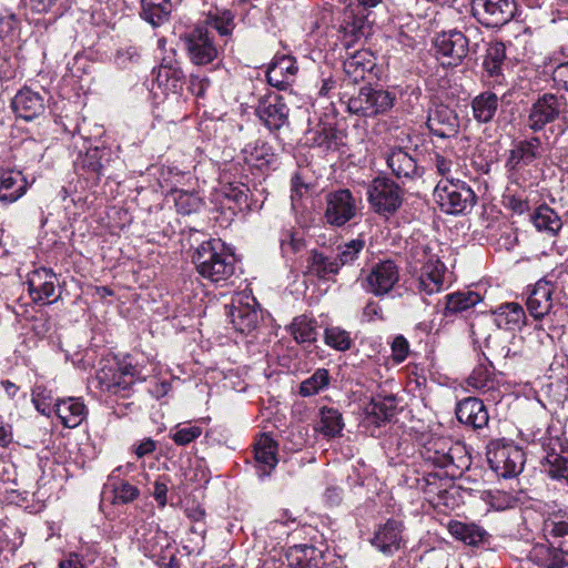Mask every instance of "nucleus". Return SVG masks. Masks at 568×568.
Masks as SVG:
<instances>
[{
	"label": "nucleus",
	"mask_w": 568,
	"mask_h": 568,
	"mask_svg": "<svg viewBox=\"0 0 568 568\" xmlns=\"http://www.w3.org/2000/svg\"><path fill=\"white\" fill-rule=\"evenodd\" d=\"M420 457L428 464L445 469L452 478L462 475L470 466V457L465 446L453 443L446 437H429L419 450Z\"/></svg>",
	"instance_id": "nucleus-1"
},
{
	"label": "nucleus",
	"mask_w": 568,
	"mask_h": 568,
	"mask_svg": "<svg viewBox=\"0 0 568 568\" xmlns=\"http://www.w3.org/2000/svg\"><path fill=\"white\" fill-rule=\"evenodd\" d=\"M144 381L130 357L112 365H104L97 373V382L101 392L112 396L129 397L135 382Z\"/></svg>",
	"instance_id": "nucleus-2"
},
{
	"label": "nucleus",
	"mask_w": 568,
	"mask_h": 568,
	"mask_svg": "<svg viewBox=\"0 0 568 568\" xmlns=\"http://www.w3.org/2000/svg\"><path fill=\"white\" fill-rule=\"evenodd\" d=\"M435 202L440 211L450 215L467 214L476 204V194L460 180L440 181L434 191Z\"/></svg>",
	"instance_id": "nucleus-3"
},
{
	"label": "nucleus",
	"mask_w": 568,
	"mask_h": 568,
	"mask_svg": "<svg viewBox=\"0 0 568 568\" xmlns=\"http://www.w3.org/2000/svg\"><path fill=\"white\" fill-rule=\"evenodd\" d=\"M393 91L375 89L369 85L361 88L357 94L349 98L347 109L361 116H376L388 112L395 103Z\"/></svg>",
	"instance_id": "nucleus-4"
},
{
	"label": "nucleus",
	"mask_w": 568,
	"mask_h": 568,
	"mask_svg": "<svg viewBox=\"0 0 568 568\" xmlns=\"http://www.w3.org/2000/svg\"><path fill=\"white\" fill-rule=\"evenodd\" d=\"M193 262L201 276L215 283L227 280L235 270L232 251H196Z\"/></svg>",
	"instance_id": "nucleus-5"
},
{
	"label": "nucleus",
	"mask_w": 568,
	"mask_h": 568,
	"mask_svg": "<svg viewBox=\"0 0 568 568\" xmlns=\"http://www.w3.org/2000/svg\"><path fill=\"white\" fill-rule=\"evenodd\" d=\"M436 58L443 65H458L470 51V40L459 30L438 33L433 41Z\"/></svg>",
	"instance_id": "nucleus-6"
},
{
	"label": "nucleus",
	"mask_w": 568,
	"mask_h": 568,
	"mask_svg": "<svg viewBox=\"0 0 568 568\" xmlns=\"http://www.w3.org/2000/svg\"><path fill=\"white\" fill-rule=\"evenodd\" d=\"M490 468L504 478H511L521 473L525 453L511 444H493L487 452Z\"/></svg>",
	"instance_id": "nucleus-7"
},
{
	"label": "nucleus",
	"mask_w": 568,
	"mask_h": 568,
	"mask_svg": "<svg viewBox=\"0 0 568 568\" xmlns=\"http://www.w3.org/2000/svg\"><path fill=\"white\" fill-rule=\"evenodd\" d=\"M368 201L373 210L383 215L393 214L403 203V191L387 178L373 180L367 191Z\"/></svg>",
	"instance_id": "nucleus-8"
},
{
	"label": "nucleus",
	"mask_w": 568,
	"mask_h": 568,
	"mask_svg": "<svg viewBox=\"0 0 568 568\" xmlns=\"http://www.w3.org/2000/svg\"><path fill=\"white\" fill-rule=\"evenodd\" d=\"M185 48L192 63L206 65L217 58V47L207 27L196 26L183 36Z\"/></svg>",
	"instance_id": "nucleus-9"
},
{
	"label": "nucleus",
	"mask_w": 568,
	"mask_h": 568,
	"mask_svg": "<svg viewBox=\"0 0 568 568\" xmlns=\"http://www.w3.org/2000/svg\"><path fill=\"white\" fill-rule=\"evenodd\" d=\"M515 0H473V16L484 26L497 28L509 22L516 13Z\"/></svg>",
	"instance_id": "nucleus-10"
},
{
	"label": "nucleus",
	"mask_w": 568,
	"mask_h": 568,
	"mask_svg": "<svg viewBox=\"0 0 568 568\" xmlns=\"http://www.w3.org/2000/svg\"><path fill=\"white\" fill-rule=\"evenodd\" d=\"M564 97L545 93L531 105L527 118V126L534 132L541 131L547 124L555 122L564 110Z\"/></svg>",
	"instance_id": "nucleus-11"
},
{
	"label": "nucleus",
	"mask_w": 568,
	"mask_h": 568,
	"mask_svg": "<svg viewBox=\"0 0 568 568\" xmlns=\"http://www.w3.org/2000/svg\"><path fill=\"white\" fill-rule=\"evenodd\" d=\"M326 209L324 217L334 226H342L356 215V201L347 189H339L325 196Z\"/></svg>",
	"instance_id": "nucleus-12"
},
{
	"label": "nucleus",
	"mask_w": 568,
	"mask_h": 568,
	"mask_svg": "<svg viewBox=\"0 0 568 568\" xmlns=\"http://www.w3.org/2000/svg\"><path fill=\"white\" fill-rule=\"evenodd\" d=\"M423 265L415 282V288L419 293L432 295L440 292L446 282L447 267L435 256H428L427 251H420Z\"/></svg>",
	"instance_id": "nucleus-13"
},
{
	"label": "nucleus",
	"mask_w": 568,
	"mask_h": 568,
	"mask_svg": "<svg viewBox=\"0 0 568 568\" xmlns=\"http://www.w3.org/2000/svg\"><path fill=\"white\" fill-rule=\"evenodd\" d=\"M384 158L392 174L403 183L420 179L424 169L418 165L414 155L405 148L389 146Z\"/></svg>",
	"instance_id": "nucleus-14"
},
{
	"label": "nucleus",
	"mask_w": 568,
	"mask_h": 568,
	"mask_svg": "<svg viewBox=\"0 0 568 568\" xmlns=\"http://www.w3.org/2000/svg\"><path fill=\"white\" fill-rule=\"evenodd\" d=\"M358 251H313L307 272L318 278H327L338 272L342 265L354 261Z\"/></svg>",
	"instance_id": "nucleus-15"
},
{
	"label": "nucleus",
	"mask_w": 568,
	"mask_h": 568,
	"mask_svg": "<svg viewBox=\"0 0 568 568\" xmlns=\"http://www.w3.org/2000/svg\"><path fill=\"white\" fill-rule=\"evenodd\" d=\"M542 449L545 455L540 459L541 471L568 487V457L561 454L559 438H548L542 443Z\"/></svg>",
	"instance_id": "nucleus-16"
},
{
	"label": "nucleus",
	"mask_w": 568,
	"mask_h": 568,
	"mask_svg": "<svg viewBox=\"0 0 568 568\" xmlns=\"http://www.w3.org/2000/svg\"><path fill=\"white\" fill-rule=\"evenodd\" d=\"M290 109L282 95L268 93L258 100L255 113L270 131L280 130L287 123Z\"/></svg>",
	"instance_id": "nucleus-17"
},
{
	"label": "nucleus",
	"mask_w": 568,
	"mask_h": 568,
	"mask_svg": "<svg viewBox=\"0 0 568 568\" xmlns=\"http://www.w3.org/2000/svg\"><path fill=\"white\" fill-rule=\"evenodd\" d=\"M58 278L55 273L45 267H39L28 274V292L31 300L39 304H52L55 296Z\"/></svg>",
	"instance_id": "nucleus-18"
},
{
	"label": "nucleus",
	"mask_w": 568,
	"mask_h": 568,
	"mask_svg": "<svg viewBox=\"0 0 568 568\" xmlns=\"http://www.w3.org/2000/svg\"><path fill=\"white\" fill-rule=\"evenodd\" d=\"M11 108L17 115L24 121H32L44 113V97L29 88H22L11 101Z\"/></svg>",
	"instance_id": "nucleus-19"
},
{
	"label": "nucleus",
	"mask_w": 568,
	"mask_h": 568,
	"mask_svg": "<svg viewBox=\"0 0 568 568\" xmlns=\"http://www.w3.org/2000/svg\"><path fill=\"white\" fill-rule=\"evenodd\" d=\"M490 364L477 365L467 378L468 386L486 396V400L499 403L503 394L499 389L500 382L491 372Z\"/></svg>",
	"instance_id": "nucleus-20"
},
{
	"label": "nucleus",
	"mask_w": 568,
	"mask_h": 568,
	"mask_svg": "<svg viewBox=\"0 0 568 568\" xmlns=\"http://www.w3.org/2000/svg\"><path fill=\"white\" fill-rule=\"evenodd\" d=\"M540 145V139L537 136L514 144L506 161V169L510 178L516 176L523 168L529 165L539 156Z\"/></svg>",
	"instance_id": "nucleus-21"
},
{
	"label": "nucleus",
	"mask_w": 568,
	"mask_h": 568,
	"mask_svg": "<svg viewBox=\"0 0 568 568\" xmlns=\"http://www.w3.org/2000/svg\"><path fill=\"white\" fill-rule=\"evenodd\" d=\"M427 126L434 135L447 139L458 132L459 121L453 109L445 104H436L429 110Z\"/></svg>",
	"instance_id": "nucleus-22"
},
{
	"label": "nucleus",
	"mask_w": 568,
	"mask_h": 568,
	"mask_svg": "<svg viewBox=\"0 0 568 568\" xmlns=\"http://www.w3.org/2000/svg\"><path fill=\"white\" fill-rule=\"evenodd\" d=\"M542 534L546 541L558 547L568 555V513L558 510L549 513L542 521Z\"/></svg>",
	"instance_id": "nucleus-23"
},
{
	"label": "nucleus",
	"mask_w": 568,
	"mask_h": 568,
	"mask_svg": "<svg viewBox=\"0 0 568 568\" xmlns=\"http://www.w3.org/2000/svg\"><path fill=\"white\" fill-rule=\"evenodd\" d=\"M403 541V524L388 519L379 525L371 539L372 545L385 555H392L400 548Z\"/></svg>",
	"instance_id": "nucleus-24"
},
{
	"label": "nucleus",
	"mask_w": 568,
	"mask_h": 568,
	"mask_svg": "<svg viewBox=\"0 0 568 568\" xmlns=\"http://www.w3.org/2000/svg\"><path fill=\"white\" fill-rule=\"evenodd\" d=\"M399 278L398 267L393 261L376 264L367 276L368 290L375 295L387 294Z\"/></svg>",
	"instance_id": "nucleus-25"
},
{
	"label": "nucleus",
	"mask_w": 568,
	"mask_h": 568,
	"mask_svg": "<svg viewBox=\"0 0 568 568\" xmlns=\"http://www.w3.org/2000/svg\"><path fill=\"white\" fill-rule=\"evenodd\" d=\"M456 417L462 424L480 429L488 425L489 416L484 402L476 397H467L456 406Z\"/></svg>",
	"instance_id": "nucleus-26"
},
{
	"label": "nucleus",
	"mask_w": 568,
	"mask_h": 568,
	"mask_svg": "<svg viewBox=\"0 0 568 568\" xmlns=\"http://www.w3.org/2000/svg\"><path fill=\"white\" fill-rule=\"evenodd\" d=\"M290 568H323V551L311 545H294L285 554Z\"/></svg>",
	"instance_id": "nucleus-27"
},
{
	"label": "nucleus",
	"mask_w": 568,
	"mask_h": 568,
	"mask_svg": "<svg viewBox=\"0 0 568 568\" xmlns=\"http://www.w3.org/2000/svg\"><path fill=\"white\" fill-rule=\"evenodd\" d=\"M552 284L549 280H539L527 298V308L531 316L541 318L552 307Z\"/></svg>",
	"instance_id": "nucleus-28"
},
{
	"label": "nucleus",
	"mask_w": 568,
	"mask_h": 568,
	"mask_svg": "<svg viewBox=\"0 0 568 568\" xmlns=\"http://www.w3.org/2000/svg\"><path fill=\"white\" fill-rule=\"evenodd\" d=\"M132 468V464H126L125 466L115 468L109 476L106 485L112 489L114 504H128L139 497L140 490L138 487L126 480L120 479L121 474H128Z\"/></svg>",
	"instance_id": "nucleus-29"
},
{
	"label": "nucleus",
	"mask_w": 568,
	"mask_h": 568,
	"mask_svg": "<svg viewBox=\"0 0 568 568\" xmlns=\"http://www.w3.org/2000/svg\"><path fill=\"white\" fill-rule=\"evenodd\" d=\"M296 72V61L292 57H280L267 69V82L274 88L285 89L293 81Z\"/></svg>",
	"instance_id": "nucleus-30"
},
{
	"label": "nucleus",
	"mask_w": 568,
	"mask_h": 568,
	"mask_svg": "<svg viewBox=\"0 0 568 568\" xmlns=\"http://www.w3.org/2000/svg\"><path fill=\"white\" fill-rule=\"evenodd\" d=\"M568 555L551 542L536 544L530 552V560L541 568H564L568 566Z\"/></svg>",
	"instance_id": "nucleus-31"
},
{
	"label": "nucleus",
	"mask_w": 568,
	"mask_h": 568,
	"mask_svg": "<svg viewBox=\"0 0 568 568\" xmlns=\"http://www.w3.org/2000/svg\"><path fill=\"white\" fill-rule=\"evenodd\" d=\"M87 413V407L80 398L69 397L57 399L54 403V414L61 419L63 426L69 428L79 426Z\"/></svg>",
	"instance_id": "nucleus-32"
},
{
	"label": "nucleus",
	"mask_w": 568,
	"mask_h": 568,
	"mask_svg": "<svg viewBox=\"0 0 568 568\" xmlns=\"http://www.w3.org/2000/svg\"><path fill=\"white\" fill-rule=\"evenodd\" d=\"M277 445L268 435H262L254 447V458L260 477L268 476L277 465Z\"/></svg>",
	"instance_id": "nucleus-33"
},
{
	"label": "nucleus",
	"mask_w": 568,
	"mask_h": 568,
	"mask_svg": "<svg viewBox=\"0 0 568 568\" xmlns=\"http://www.w3.org/2000/svg\"><path fill=\"white\" fill-rule=\"evenodd\" d=\"M27 190V180L22 172L7 170L0 174V201L13 203L19 200Z\"/></svg>",
	"instance_id": "nucleus-34"
},
{
	"label": "nucleus",
	"mask_w": 568,
	"mask_h": 568,
	"mask_svg": "<svg viewBox=\"0 0 568 568\" xmlns=\"http://www.w3.org/2000/svg\"><path fill=\"white\" fill-rule=\"evenodd\" d=\"M496 325L506 331H519L526 323V313L517 303L500 305L495 312Z\"/></svg>",
	"instance_id": "nucleus-35"
},
{
	"label": "nucleus",
	"mask_w": 568,
	"mask_h": 568,
	"mask_svg": "<svg viewBox=\"0 0 568 568\" xmlns=\"http://www.w3.org/2000/svg\"><path fill=\"white\" fill-rule=\"evenodd\" d=\"M230 318L235 331L246 334L257 326L260 322V314L248 303L243 304L239 301L237 305L233 303L230 312Z\"/></svg>",
	"instance_id": "nucleus-36"
},
{
	"label": "nucleus",
	"mask_w": 568,
	"mask_h": 568,
	"mask_svg": "<svg viewBox=\"0 0 568 568\" xmlns=\"http://www.w3.org/2000/svg\"><path fill=\"white\" fill-rule=\"evenodd\" d=\"M140 2L141 18L153 27H159L169 20L172 12L170 0H140Z\"/></svg>",
	"instance_id": "nucleus-37"
},
{
	"label": "nucleus",
	"mask_w": 568,
	"mask_h": 568,
	"mask_svg": "<svg viewBox=\"0 0 568 568\" xmlns=\"http://www.w3.org/2000/svg\"><path fill=\"white\" fill-rule=\"evenodd\" d=\"M530 220L538 231L550 235L557 234L562 227L559 214L547 204L539 205L530 215Z\"/></svg>",
	"instance_id": "nucleus-38"
},
{
	"label": "nucleus",
	"mask_w": 568,
	"mask_h": 568,
	"mask_svg": "<svg viewBox=\"0 0 568 568\" xmlns=\"http://www.w3.org/2000/svg\"><path fill=\"white\" fill-rule=\"evenodd\" d=\"M448 531L454 538L469 546H477L484 542L487 536L486 530L478 525L457 520H452L448 524Z\"/></svg>",
	"instance_id": "nucleus-39"
},
{
	"label": "nucleus",
	"mask_w": 568,
	"mask_h": 568,
	"mask_svg": "<svg viewBox=\"0 0 568 568\" xmlns=\"http://www.w3.org/2000/svg\"><path fill=\"white\" fill-rule=\"evenodd\" d=\"M374 67L371 54L367 51H356L351 57L346 58L343 68L347 78L352 82L364 80L365 74Z\"/></svg>",
	"instance_id": "nucleus-40"
},
{
	"label": "nucleus",
	"mask_w": 568,
	"mask_h": 568,
	"mask_svg": "<svg viewBox=\"0 0 568 568\" xmlns=\"http://www.w3.org/2000/svg\"><path fill=\"white\" fill-rule=\"evenodd\" d=\"M473 116L479 123H488L495 116L498 109V97L486 91L476 95L471 101Z\"/></svg>",
	"instance_id": "nucleus-41"
},
{
	"label": "nucleus",
	"mask_w": 568,
	"mask_h": 568,
	"mask_svg": "<svg viewBox=\"0 0 568 568\" xmlns=\"http://www.w3.org/2000/svg\"><path fill=\"white\" fill-rule=\"evenodd\" d=\"M110 159V150L106 148H90L80 160L81 168L91 173L97 180L103 173L105 164Z\"/></svg>",
	"instance_id": "nucleus-42"
},
{
	"label": "nucleus",
	"mask_w": 568,
	"mask_h": 568,
	"mask_svg": "<svg viewBox=\"0 0 568 568\" xmlns=\"http://www.w3.org/2000/svg\"><path fill=\"white\" fill-rule=\"evenodd\" d=\"M344 428L342 414L333 407H322L320 410V420L315 427L317 432L326 437L339 436Z\"/></svg>",
	"instance_id": "nucleus-43"
},
{
	"label": "nucleus",
	"mask_w": 568,
	"mask_h": 568,
	"mask_svg": "<svg viewBox=\"0 0 568 568\" xmlns=\"http://www.w3.org/2000/svg\"><path fill=\"white\" fill-rule=\"evenodd\" d=\"M145 556L154 558L170 547V538L168 534L158 527L150 528L148 532L140 538Z\"/></svg>",
	"instance_id": "nucleus-44"
},
{
	"label": "nucleus",
	"mask_w": 568,
	"mask_h": 568,
	"mask_svg": "<svg viewBox=\"0 0 568 568\" xmlns=\"http://www.w3.org/2000/svg\"><path fill=\"white\" fill-rule=\"evenodd\" d=\"M395 410L396 399L393 395L373 397L367 406V414L378 425L389 420L394 416Z\"/></svg>",
	"instance_id": "nucleus-45"
},
{
	"label": "nucleus",
	"mask_w": 568,
	"mask_h": 568,
	"mask_svg": "<svg viewBox=\"0 0 568 568\" xmlns=\"http://www.w3.org/2000/svg\"><path fill=\"white\" fill-rule=\"evenodd\" d=\"M243 159L247 164L262 166L268 164L274 156L272 148L263 140L247 143L242 150Z\"/></svg>",
	"instance_id": "nucleus-46"
},
{
	"label": "nucleus",
	"mask_w": 568,
	"mask_h": 568,
	"mask_svg": "<svg viewBox=\"0 0 568 568\" xmlns=\"http://www.w3.org/2000/svg\"><path fill=\"white\" fill-rule=\"evenodd\" d=\"M205 27H210L219 32L222 37H227L232 33L234 29V16L233 13L227 9H214L210 10L206 19H205Z\"/></svg>",
	"instance_id": "nucleus-47"
},
{
	"label": "nucleus",
	"mask_w": 568,
	"mask_h": 568,
	"mask_svg": "<svg viewBox=\"0 0 568 568\" xmlns=\"http://www.w3.org/2000/svg\"><path fill=\"white\" fill-rule=\"evenodd\" d=\"M173 196L178 213L183 215L197 213L204 206L203 199L194 192L176 190Z\"/></svg>",
	"instance_id": "nucleus-48"
},
{
	"label": "nucleus",
	"mask_w": 568,
	"mask_h": 568,
	"mask_svg": "<svg viewBox=\"0 0 568 568\" xmlns=\"http://www.w3.org/2000/svg\"><path fill=\"white\" fill-rule=\"evenodd\" d=\"M291 333L297 343L316 341V322L305 315L296 317L291 324Z\"/></svg>",
	"instance_id": "nucleus-49"
},
{
	"label": "nucleus",
	"mask_w": 568,
	"mask_h": 568,
	"mask_svg": "<svg viewBox=\"0 0 568 568\" xmlns=\"http://www.w3.org/2000/svg\"><path fill=\"white\" fill-rule=\"evenodd\" d=\"M203 433L202 427L184 422L171 428L169 437L179 446H186L197 439Z\"/></svg>",
	"instance_id": "nucleus-50"
},
{
	"label": "nucleus",
	"mask_w": 568,
	"mask_h": 568,
	"mask_svg": "<svg viewBox=\"0 0 568 568\" xmlns=\"http://www.w3.org/2000/svg\"><path fill=\"white\" fill-rule=\"evenodd\" d=\"M324 342L327 346L338 352H346L353 346L351 333L339 326L326 327Z\"/></svg>",
	"instance_id": "nucleus-51"
},
{
	"label": "nucleus",
	"mask_w": 568,
	"mask_h": 568,
	"mask_svg": "<svg viewBox=\"0 0 568 568\" xmlns=\"http://www.w3.org/2000/svg\"><path fill=\"white\" fill-rule=\"evenodd\" d=\"M450 476L430 471L417 480V487L427 495H440L446 491Z\"/></svg>",
	"instance_id": "nucleus-52"
},
{
	"label": "nucleus",
	"mask_w": 568,
	"mask_h": 568,
	"mask_svg": "<svg viewBox=\"0 0 568 568\" xmlns=\"http://www.w3.org/2000/svg\"><path fill=\"white\" fill-rule=\"evenodd\" d=\"M479 302L480 296L475 292H456L447 295L446 311L447 313L463 312L469 307L475 306Z\"/></svg>",
	"instance_id": "nucleus-53"
},
{
	"label": "nucleus",
	"mask_w": 568,
	"mask_h": 568,
	"mask_svg": "<svg viewBox=\"0 0 568 568\" xmlns=\"http://www.w3.org/2000/svg\"><path fill=\"white\" fill-rule=\"evenodd\" d=\"M328 384V371L325 368H318L313 373L311 377L301 383L298 393L304 397L312 396L326 388Z\"/></svg>",
	"instance_id": "nucleus-54"
},
{
	"label": "nucleus",
	"mask_w": 568,
	"mask_h": 568,
	"mask_svg": "<svg viewBox=\"0 0 568 568\" xmlns=\"http://www.w3.org/2000/svg\"><path fill=\"white\" fill-rule=\"evenodd\" d=\"M189 246V248H229L221 239L209 237L205 233L191 230L187 236L183 239V246Z\"/></svg>",
	"instance_id": "nucleus-55"
},
{
	"label": "nucleus",
	"mask_w": 568,
	"mask_h": 568,
	"mask_svg": "<svg viewBox=\"0 0 568 568\" xmlns=\"http://www.w3.org/2000/svg\"><path fill=\"white\" fill-rule=\"evenodd\" d=\"M278 241L281 248H284L285 246H291V248H301L302 246L308 245L304 237V231L300 229L282 230Z\"/></svg>",
	"instance_id": "nucleus-56"
},
{
	"label": "nucleus",
	"mask_w": 568,
	"mask_h": 568,
	"mask_svg": "<svg viewBox=\"0 0 568 568\" xmlns=\"http://www.w3.org/2000/svg\"><path fill=\"white\" fill-rule=\"evenodd\" d=\"M488 503L496 510H506L514 508L517 499L504 490H494L488 493Z\"/></svg>",
	"instance_id": "nucleus-57"
},
{
	"label": "nucleus",
	"mask_w": 568,
	"mask_h": 568,
	"mask_svg": "<svg viewBox=\"0 0 568 568\" xmlns=\"http://www.w3.org/2000/svg\"><path fill=\"white\" fill-rule=\"evenodd\" d=\"M504 204L513 213L518 215L529 211L528 200L519 194L513 193L510 186L507 187V192L504 194Z\"/></svg>",
	"instance_id": "nucleus-58"
},
{
	"label": "nucleus",
	"mask_w": 568,
	"mask_h": 568,
	"mask_svg": "<svg viewBox=\"0 0 568 568\" xmlns=\"http://www.w3.org/2000/svg\"><path fill=\"white\" fill-rule=\"evenodd\" d=\"M75 1L77 0H29V4L34 12L44 13L55 6L62 11H65L70 9Z\"/></svg>",
	"instance_id": "nucleus-59"
},
{
	"label": "nucleus",
	"mask_w": 568,
	"mask_h": 568,
	"mask_svg": "<svg viewBox=\"0 0 568 568\" xmlns=\"http://www.w3.org/2000/svg\"><path fill=\"white\" fill-rule=\"evenodd\" d=\"M47 398H50V396L45 395V389L41 387H36L33 389L32 402L37 410L43 415L50 416L52 413H54V404L51 405V403H47Z\"/></svg>",
	"instance_id": "nucleus-60"
},
{
	"label": "nucleus",
	"mask_w": 568,
	"mask_h": 568,
	"mask_svg": "<svg viewBox=\"0 0 568 568\" xmlns=\"http://www.w3.org/2000/svg\"><path fill=\"white\" fill-rule=\"evenodd\" d=\"M390 348L392 358L394 359V362L402 363L407 358L409 353V344L408 341L403 335L394 337L390 344Z\"/></svg>",
	"instance_id": "nucleus-61"
},
{
	"label": "nucleus",
	"mask_w": 568,
	"mask_h": 568,
	"mask_svg": "<svg viewBox=\"0 0 568 568\" xmlns=\"http://www.w3.org/2000/svg\"><path fill=\"white\" fill-rule=\"evenodd\" d=\"M344 21H345V31L346 32H349L354 37L364 34L366 17H364L363 14L354 16L353 10H352L351 14L346 13V18Z\"/></svg>",
	"instance_id": "nucleus-62"
},
{
	"label": "nucleus",
	"mask_w": 568,
	"mask_h": 568,
	"mask_svg": "<svg viewBox=\"0 0 568 568\" xmlns=\"http://www.w3.org/2000/svg\"><path fill=\"white\" fill-rule=\"evenodd\" d=\"M174 67V62L172 61H165L159 65L158 69L153 70L154 80L159 84V87H163L165 90H169L170 87V80H171V72Z\"/></svg>",
	"instance_id": "nucleus-63"
},
{
	"label": "nucleus",
	"mask_w": 568,
	"mask_h": 568,
	"mask_svg": "<svg viewBox=\"0 0 568 568\" xmlns=\"http://www.w3.org/2000/svg\"><path fill=\"white\" fill-rule=\"evenodd\" d=\"M16 73V58L7 52L0 54V79L9 80Z\"/></svg>",
	"instance_id": "nucleus-64"
}]
</instances>
